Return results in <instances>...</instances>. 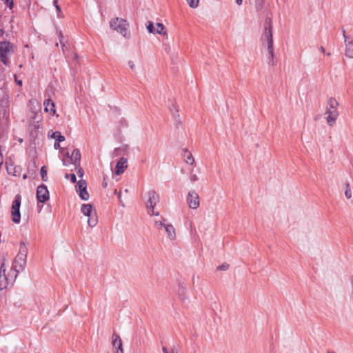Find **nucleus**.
Returning a JSON list of instances; mask_svg holds the SVG:
<instances>
[{
    "label": "nucleus",
    "instance_id": "nucleus-1",
    "mask_svg": "<svg viewBox=\"0 0 353 353\" xmlns=\"http://www.w3.org/2000/svg\"><path fill=\"white\" fill-rule=\"evenodd\" d=\"M262 45L266 46L268 51V59L270 62H273L274 48L272 38V24L270 18H266L264 22V31L261 36Z\"/></svg>",
    "mask_w": 353,
    "mask_h": 353
},
{
    "label": "nucleus",
    "instance_id": "nucleus-2",
    "mask_svg": "<svg viewBox=\"0 0 353 353\" xmlns=\"http://www.w3.org/2000/svg\"><path fill=\"white\" fill-rule=\"evenodd\" d=\"M339 103L337 100L333 97L327 99L326 102L325 114L327 115L325 119L327 124L332 127L335 125L336 121L339 116L338 110Z\"/></svg>",
    "mask_w": 353,
    "mask_h": 353
},
{
    "label": "nucleus",
    "instance_id": "nucleus-3",
    "mask_svg": "<svg viewBox=\"0 0 353 353\" xmlns=\"http://www.w3.org/2000/svg\"><path fill=\"white\" fill-rule=\"evenodd\" d=\"M16 46L10 41L0 42V61L6 65L10 63V57L15 52Z\"/></svg>",
    "mask_w": 353,
    "mask_h": 353
},
{
    "label": "nucleus",
    "instance_id": "nucleus-4",
    "mask_svg": "<svg viewBox=\"0 0 353 353\" xmlns=\"http://www.w3.org/2000/svg\"><path fill=\"white\" fill-rule=\"evenodd\" d=\"M110 26L114 30L117 31L125 38H129L130 32L128 30V23L126 20L116 17L110 21Z\"/></svg>",
    "mask_w": 353,
    "mask_h": 353
},
{
    "label": "nucleus",
    "instance_id": "nucleus-5",
    "mask_svg": "<svg viewBox=\"0 0 353 353\" xmlns=\"http://www.w3.org/2000/svg\"><path fill=\"white\" fill-rule=\"evenodd\" d=\"M81 213L88 216V224L90 228H94L98 223V217L96 211L93 210L90 204H83L81 207Z\"/></svg>",
    "mask_w": 353,
    "mask_h": 353
},
{
    "label": "nucleus",
    "instance_id": "nucleus-6",
    "mask_svg": "<svg viewBox=\"0 0 353 353\" xmlns=\"http://www.w3.org/2000/svg\"><path fill=\"white\" fill-rule=\"evenodd\" d=\"M17 276L12 272V270L8 274L6 273V268L4 264L2 263L0 268V290L6 289L10 284H12Z\"/></svg>",
    "mask_w": 353,
    "mask_h": 353
},
{
    "label": "nucleus",
    "instance_id": "nucleus-7",
    "mask_svg": "<svg viewBox=\"0 0 353 353\" xmlns=\"http://www.w3.org/2000/svg\"><path fill=\"white\" fill-rule=\"evenodd\" d=\"M21 195L17 194L15 196L14 200L12 202V210H11V216L12 220L15 223H19L21 220V214H20V205H21Z\"/></svg>",
    "mask_w": 353,
    "mask_h": 353
},
{
    "label": "nucleus",
    "instance_id": "nucleus-8",
    "mask_svg": "<svg viewBox=\"0 0 353 353\" xmlns=\"http://www.w3.org/2000/svg\"><path fill=\"white\" fill-rule=\"evenodd\" d=\"M26 265V258L19 256H16L12 268V272L17 277L18 274L24 270Z\"/></svg>",
    "mask_w": 353,
    "mask_h": 353
},
{
    "label": "nucleus",
    "instance_id": "nucleus-9",
    "mask_svg": "<svg viewBox=\"0 0 353 353\" xmlns=\"http://www.w3.org/2000/svg\"><path fill=\"white\" fill-rule=\"evenodd\" d=\"M37 199L41 203H44L50 199L49 192L45 185L38 186L37 189Z\"/></svg>",
    "mask_w": 353,
    "mask_h": 353
},
{
    "label": "nucleus",
    "instance_id": "nucleus-10",
    "mask_svg": "<svg viewBox=\"0 0 353 353\" xmlns=\"http://www.w3.org/2000/svg\"><path fill=\"white\" fill-rule=\"evenodd\" d=\"M187 202L188 206L192 209H196L199 206V196L194 190L188 192Z\"/></svg>",
    "mask_w": 353,
    "mask_h": 353
},
{
    "label": "nucleus",
    "instance_id": "nucleus-11",
    "mask_svg": "<svg viewBox=\"0 0 353 353\" xmlns=\"http://www.w3.org/2000/svg\"><path fill=\"white\" fill-rule=\"evenodd\" d=\"M68 158L70 159V162L78 167L80 165L81 153L79 149H74L72 154L70 155L69 152L67 153Z\"/></svg>",
    "mask_w": 353,
    "mask_h": 353
},
{
    "label": "nucleus",
    "instance_id": "nucleus-12",
    "mask_svg": "<svg viewBox=\"0 0 353 353\" xmlns=\"http://www.w3.org/2000/svg\"><path fill=\"white\" fill-rule=\"evenodd\" d=\"M159 201L158 194L155 191H150L148 192V201L147 202L148 208H154Z\"/></svg>",
    "mask_w": 353,
    "mask_h": 353
},
{
    "label": "nucleus",
    "instance_id": "nucleus-13",
    "mask_svg": "<svg viewBox=\"0 0 353 353\" xmlns=\"http://www.w3.org/2000/svg\"><path fill=\"white\" fill-rule=\"evenodd\" d=\"M128 168V160L125 157H121L117 162L115 168V173L120 175L124 172L125 170Z\"/></svg>",
    "mask_w": 353,
    "mask_h": 353
},
{
    "label": "nucleus",
    "instance_id": "nucleus-14",
    "mask_svg": "<svg viewBox=\"0 0 353 353\" xmlns=\"http://www.w3.org/2000/svg\"><path fill=\"white\" fill-rule=\"evenodd\" d=\"M165 232L167 235L168 239L171 241H175L176 239V230L174 225L171 223H169L165 225Z\"/></svg>",
    "mask_w": 353,
    "mask_h": 353
},
{
    "label": "nucleus",
    "instance_id": "nucleus-15",
    "mask_svg": "<svg viewBox=\"0 0 353 353\" xmlns=\"http://www.w3.org/2000/svg\"><path fill=\"white\" fill-rule=\"evenodd\" d=\"M112 339V345L115 348V353H123L122 341L119 336L114 334Z\"/></svg>",
    "mask_w": 353,
    "mask_h": 353
},
{
    "label": "nucleus",
    "instance_id": "nucleus-16",
    "mask_svg": "<svg viewBox=\"0 0 353 353\" xmlns=\"http://www.w3.org/2000/svg\"><path fill=\"white\" fill-rule=\"evenodd\" d=\"M43 105L45 106L44 110L46 112H50L53 115L55 114L56 110L54 103L51 101L50 99H46L44 101Z\"/></svg>",
    "mask_w": 353,
    "mask_h": 353
},
{
    "label": "nucleus",
    "instance_id": "nucleus-17",
    "mask_svg": "<svg viewBox=\"0 0 353 353\" xmlns=\"http://www.w3.org/2000/svg\"><path fill=\"white\" fill-rule=\"evenodd\" d=\"M345 55L349 58H353V41L345 42Z\"/></svg>",
    "mask_w": 353,
    "mask_h": 353
},
{
    "label": "nucleus",
    "instance_id": "nucleus-18",
    "mask_svg": "<svg viewBox=\"0 0 353 353\" xmlns=\"http://www.w3.org/2000/svg\"><path fill=\"white\" fill-rule=\"evenodd\" d=\"M183 156L186 163L192 165L194 163V159L193 156L187 150H183Z\"/></svg>",
    "mask_w": 353,
    "mask_h": 353
},
{
    "label": "nucleus",
    "instance_id": "nucleus-19",
    "mask_svg": "<svg viewBox=\"0 0 353 353\" xmlns=\"http://www.w3.org/2000/svg\"><path fill=\"white\" fill-rule=\"evenodd\" d=\"M28 247L26 243L21 242L17 256L27 258Z\"/></svg>",
    "mask_w": 353,
    "mask_h": 353
},
{
    "label": "nucleus",
    "instance_id": "nucleus-20",
    "mask_svg": "<svg viewBox=\"0 0 353 353\" xmlns=\"http://www.w3.org/2000/svg\"><path fill=\"white\" fill-rule=\"evenodd\" d=\"M156 32L159 34L166 35L167 30L164 25L161 23H157Z\"/></svg>",
    "mask_w": 353,
    "mask_h": 353
},
{
    "label": "nucleus",
    "instance_id": "nucleus-21",
    "mask_svg": "<svg viewBox=\"0 0 353 353\" xmlns=\"http://www.w3.org/2000/svg\"><path fill=\"white\" fill-rule=\"evenodd\" d=\"M87 183L85 180H80L76 185L77 192H80L86 189Z\"/></svg>",
    "mask_w": 353,
    "mask_h": 353
},
{
    "label": "nucleus",
    "instance_id": "nucleus-22",
    "mask_svg": "<svg viewBox=\"0 0 353 353\" xmlns=\"http://www.w3.org/2000/svg\"><path fill=\"white\" fill-rule=\"evenodd\" d=\"M168 224V223L167 220L163 217L160 220L154 221V226L157 229H161V228H162V225H166Z\"/></svg>",
    "mask_w": 353,
    "mask_h": 353
},
{
    "label": "nucleus",
    "instance_id": "nucleus-23",
    "mask_svg": "<svg viewBox=\"0 0 353 353\" xmlns=\"http://www.w3.org/2000/svg\"><path fill=\"white\" fill-rule=\"evenodd\" d=\"M186 291H187V290L185 287L180 286L178 294H179V299L183 301H184L187 299V297L185 296Z\"/></svg>",
    "mask_w": 353,
    "mask_h": 353
},
{
    "label": "nucleus",
    "instance_id": "nucleus-24",
    "mask_svg": "<svg viewBox=\"0 0 353 353\" xmlns=\"http://www.w3.org/2000/svg\"><path fill=\"white\" fill-rule=\"evenodd\" d=\"M52 137L58 141L59 142L63 141L65 140V137L61 134L59 132H54L52 134Z\"/></svg>",
    "mask_w": 353,
    "mask_h": 353
},
{
    "label": "nucleus",
    "instance_id": "nucleus-25",
    "mask_svg": "<svg viewBox=\"0 0 353 353\" xmlns=\"http://www.w3.org/2000/svg\"><path fill=\"white\" fill-rule=\"evenodd\" d=\"M345 196L347 199H349L352 197V191L350 189V184L347 182L345 183Z\"/></svg>",
    "mask_w": 353,
    "mask_h": 353
},
{
    "label": "nucleus",
    "instance_id": "nucleus-26",
    "mask_svg": "<svg viewBox=\"0 0 353 353\" xmlns=\"http://www.w3.org/2000/svg\"><path fill=\"white\" fill-rule=\"evenodd\" d=\"M79 196L82 200L87 201L89 199V194L87 192L86 189L82 191L79 192Z\"/></svg>",
    "mask_w": 353,
    "mask_h": 353
},
{
    "label": "nucleus",
    "instance_id": "nucleus-27",
    "mask_svg": "<svg viewBox=\"0 0 353 353\" xmlns=\"http://www.w3.org/2000/svg\"><path fill=\"white\" fill-rule=\"evenodd\" d=\"M190 8H196L199 6V0H186Z\"/></svg>",
    "mask_w": 353,
    "mask_h": 353
},
{
    "label": "nucleus",
    "instance_id": "nucleus-28",
    "mask_svg": "<svg viewBox=\"0 0 353 353\" xmlns=\"http://www.w3.org/2000/svg\"><path fill=\"white\" fill-rule=\"evenodd\" d=\"M147 30L149 33H154L156 32V30L154 27L153 23L152 21H148L147 25Z\"/></svg>",
    "mask_w": 353,
    "mask_h": 353
},
{
    "label": "nucleus",
    "instance_id": "nucleus-29",
    "mask_svg": "<svg viewBox=\"0 0 353 353\" xmlns=\"http://www.w3.org/2000/svg\"><path fill=\"white\" fill-rule=\"evenodd\" d=\"M41 175L43 181H47V170L45 166H43L41 169Z\"/></svg>",
    "mask_w": 353,
    "mask_h": 353
},
{
    "label": "nucleus",
    "instance_id": "nucleus-30",
    "mask_svg": "<svg viewBox=\"0 0 353 353\" xmlns=\"http://www.w3.org/2000/svg\"><path fill=\"white\" fill-rule=\"evenodd\" d=\"M6 6L8 7L10 9H12L13 8V0H2Z\"/></svg>",
    "mask_w": 353,
    "mask_h": 353
},
{
    "label": "nucleus",
    "instance_id": "nucleus-31",
    "mask_svg": "<svg viewBox=\"0 0 353 353\" xmlns=\"http://www.w3.org/2000/svg\"><path fill=\"white\" fill-rule=\"evenodd\" d=\"M77 169V174L79 176V177L82 178L83 176V169L79 166L75 167Z\"/></svg>",
    "mask_w": 353,
    "mask_h": 353
},
{
    "label": "nucleus",
    "instance_id": "nucleus-32",
    "mask_svg": "<svg viewBox=\"0 0 353 353\" xmlns=\"http://www.w3.org/2000/svg\"><path fill=\"white\" fill-rule=\"evenodd\" d=\"M162 350L163 353H179L178 350L175 348H172L170 351L165 347H163Z\"/></svg>",
    "mask_w": 353,
    "mask_h": 353
},
{
    "label": "nucleus",
    "instance_id": "nucleus-33",
    "mask_svg": "<svg viewBox=\"0 0 353 353\" xmlns=\"http://www.w3.org/2000/svg\"><path fill=\"white\" fill-rule=\"evenodd\" d=\"M228 268L229 265L228 263H223L217 267V270H227Z\"/></svg>",
    "mask_w": 353,
    "mask_h": 353
},
{
    "label": "nucleus",
    "instance_id": "nucleus-34",
    "mask_svg": "<svg viewBox=\"0 0 353 353\" xmlns=\"http://www.w3.org/2000/svg\"><path fill=\"white\" fill-rule=\"evenodd\" d=\"M65 177L70 179L72 183H75L77 181L76 176L74 174H66Z\"/></svg>",
    "mask_w": 353,
    "mask_h": 353
},
{
    "label": "nucleus",
    "instance_id": "nucleus-35",
    "mask_svg": "<svg viewBox=\"0 0 353 353\" xmlns=\"http://www.w3.org/2000/svg\"><path fill=\"white\" fill-rule=\"evenodd\" d=\"M148 214L150 215H154V216H159V212H155L154 211V208H148Z\"/></svg>",
    "mask_w": 353,
    "mask_h": 353
},
{
    "label": "nucleus",
    "instance_id": "nucleus-36",
    "mask_svg": "<svg viewBox=\"0 0 353 353\" xmlns=\"http://www.w3.org/2000/svg\"><path fill=\"white\" fill-rule=\"evenodd\" d=\"M190 179L192 183H194L199 180V177L197 176V175L193 173H191Z\"/></svg>",
    "mask_w": 353,
    "mask_h": 353
},
{
    "label": "nucleus",
    "instance_id": "nucleus-37",
    "mask_svg": "<svg viewBox=\"0 0 353 353\" xmlns=\"http://www.w3.org/2000/svg\"><path fill=\"white\" fill-rule=\"evenodd\" d=\"M128 64L129 67H130L132 70H135V68H136V65H135V64H134V61H128Z\"/></svg>",
    "mask_w": 353,
    "mask_h": 353
},
{
    "label": "nucleus",
    "instance_id": "nucleus-38",
    "mask_svg": "<svg viewBox=\"0 0 353 353\" xmlns=\"http://www.w3.org/2000/svg\"><path fill=\"white\" fill-rule=\"evenodd\" d=\"M53 3L58 12H61L60 6L58 5V0H53Z\"/></svg>",
    "mask_w": 353,
    "mask_h": 353
},
{
    "label": "nucleus",
    "instance_id": "nucleus-39",
    "mask_svg": "<svg viewBox=\"0 0 353 353\" xmlns=\"http://www.w3.org/2000/svg\"><path fill=\"white\" fill-rule=\"evenodd\" d=\"M343 38H344L345 42H347V36L345 34V30L344 29H343Z\"/></svg>",
    "mask_w": 353,
    "mask_h": 353
},
{
    "label": "nucleus",
    "instance_id": "nucleus-40",
    "mask_svg": "<svg viewBox=\"0 0 353 353\" xmlns=\"http://www.w3.org/2000/svg\"><path fill=\"white\" fill-rule=\"evenodd\" d=\"M62 162H63V165L64 166H68V164H69V162H68L66 159H63V160H62Z\"/></svg>",
    "mask_w": 353,
    "mask_h": 353
},
{
    "label": "nucleus",
    "instance_id": "nucleus-41",
    "mask_svg": "<svg viewBox=\"0 0 353 353\" xmlns=\"http://www.w3.org/2000/svg\"><path fill=\"white\" fill-rule=\"evenodd\" d=\"M15 81L17 82V83L19 85H22V81L21 80H17V79H15Z\"/></svg>",
    "mask_w": 353,
    "mask_h": 353
},
{
    "label": "nucleus",
    "instance_id": "nucleus-42",
    "mask_svg": "<svg viewBox=\"0 0 353 353\" xmlns=\"http://www.w3.org/2000/svg\"><path fill=\"white\" fill-rule=\"evenodd\" d=\"M54 146L56 149L59 148V141H58V143L55 142Z\"/></svg>",
    "mask_w": 353,
    "mask_h": 353
},
{
    "label": "nucleus",
    "instance_id": "nucleus-43",
    "mask_svg": "<svg viewBox=\"0 0 353 353\" xmlns=\"http://www.w3.org/2000/svg\"><path fill=\"white\" fill-rule=\"evenodd\" d=\"M242 1H243V0H236V3L239 6L242 4Z\"/></svg>",
    "mask_w": 353,
    "mask_h": 353
},
{
    "label": "nucleus",
    "instance_id": "nucleus-44",
    "mask_svg": "<svg viewBox=\"0 0 353 353\" xmlns=\"http://www.w3.org/2000/svg\"><path fill=\"white\" fill-rule=\"evenodd\" d=\"M319 49H320L321 52H323V53L325 52V48L323 46H321Z\"/></svg>",
    "mask_w": 353,
    "mask_h": 353
},
{
    "label": "nucleus",
    "instance_id": "nucleus-45",
    "mask_svg": "<svg viewBox=\"0 0 353 353\" xmlns=\"http://www.w3.org/2000/svg\"><path fill=\"white\" fill-rule=\"evenodd\" d=\"M170 46H167L165 48V50L168 53L170 52Z\"/></svg>",
    "mask_w": 353,
    "mask_h": 353
},
{
    "label": "nucleus",
    "instance_id": "nucleus-46",
    "mask_svg": "<svg viewBox=\"0 0 353 353\" xmlns=\"http://www.w3.org/2000/svg\"><path fill=\"white\" fill-rule=\"evenodd\" d=\"M3 34V31L1 28H0V37L2 36Z\"/></svg>",
    "mask_w": 353,
    "mask_h": 353
},
{
    "label": "nucleus",
    "instance_id": "nucleus-47",
    "mask_svg": "<svg viewBox=\"0 0 353 353\" xmlns=\"http://www.w3.org/2000/svg\"><path fill=\"white\" fill-rule=\"evenodd\" d=\"M103 185L104 188H105L107 186V183L106 182H103Z\"/></svg>",
    "mask_w": 353,
    "mask_h": 353
},
{
    "label": "nucleus",
    "instance_id": "nucleus-48",
    "mask_svg": "<svg viewBox=\"0 0 353 353\" xmlns=\"http://www.w3.org/2000/svg\"><path fill=\"white\" fill-rule=\"evenodd\" d=\"M119 200H120V202H121V195H120V194H119Z\"/></svg>",
    "mask_w": 353,
    "mask_h": 353
}]
</instances>
